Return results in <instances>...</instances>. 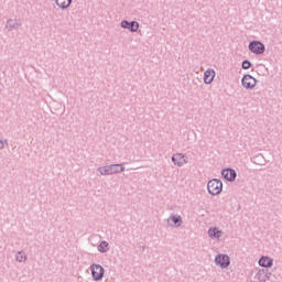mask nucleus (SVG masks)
I'll return each mask as SVG.
<instances>
[{"instance_id": "nucleus-3", "label": "nucleus", "mask_w": 282, "mask_h": 282, "mask_svg": "<svg viewBox=\"0 0 282 282\" xmlns=\"http://www.w3.org/2000/svg\"><path fill=\"white\" fill-rule=\"evenodd\" d=\"M249 51H251L252 54L260 55L265 52V45L261 41H252L249 43Z\"/></svg>"}, {"instance_id": "nucleus-4", "label": "nucleus", "mask_w": 282, "mask_h": 282, "mask_svg": "<svg viewBox=\"0 0 282 282\" xmlns=\"http://www.w3.org/2000/svg\"><path fill=\"white\" fill-rule=\"evenodd\" d=\"M241 85L245 87V89H254V87H257V78L250 74H247L242 77Z\"/></svg>"}, {"instance_id": "nucleus-9", "label": "nucleus", "mask_w": 282, "mask_h": 282, "mask_svg": "<svg viewBox=\"0 0 282 282\" xmlns=\"http://www.w3.org/2000/svg\"><path fill=\"white\" fill-rule=\"evenodd\" d=\"M207 235L209 239H217L219 241V239L224 237V231L219 230L217 227H210L207 231Z\"/></svg>"}, {"instance_id": "nucleus-15", "label": "nucleus", "mask_w": 282, "mask_h": 282, "mask_svg": "<svg viewBox=\"0 0 282 282\" xmlns=\"http://www.w3.org/2000/svg\"><path fill=\"white\" fill-rule=\"evenodd\" d=\"M15 261H18V263H25V261H28V256L25 254V251H18L15 253Z\"/></svg>"}, {"instance_id": "nucleus-21", "label": "nucleus", "mask_w": 282, "mask_h": 282, "mask_svg": "<svg viewBox=\"0 0 282 282\" xmlns=\"http://www.w3.org/2000/svg\"><path fill=\"white\" fill-rule=\"evenodd\" d=\"M131 22L127 21V20H123L121 21L120 25L123 30H129V26H130Z\"/></svg>"}, {"instance_id": "nucleus-10", "label": "nucleus", "mask_w": 282, "mask_h": 282, "mask_svg": "<svg viewBox=\"0 0 282 282\" xmlns=\"http://www.w3.org/2000/svg\"><path fill=\"white\" fill-rule=\"evenodd\" d=\"M213 80H215V69L208 68L204 73V83H205V85H210V83H213Z\"/></svg>"}, {"instance_id": "nucleus-17", "label": "nucleus", "mask_w": 282, "mask_h": 282, "mask_svg": "<svg viewBox=\"0 0 282 282\" xmlns=\"http://www.w3.org/2000/svg\"><path fill=\"white\" fill-rule=\"evenodd\" d=\"M97 171L100 173V175H111L110 165L100 166L97 169Z\"/></svg>"}, {"instance_id": "nucleus-1", "label": "nucleus", "mask_w": 282, "mask_h": 282, "mask_svg": "<svg viewBox=\"0 0 282 282\" xmlns=\"http://www.w3.org/2000/svg\"><path fill=\"white\" fill-rule=\"evenodd\" d=\"M207 191L209 195H219L224 191V183L219 178H213L207 183Z\"/></svg>"}, {"instance_id": "nucleus-11", "label": "nucleus", "mask_w": 282, "mask_h": 282, "mask_svg": "<svg viewBox=\"0 0 282 282\" xmlns=\"http://www.w3.org/2000/svg\"><path fill=\"white\" fill-rule=\"evenodd\" d=\"M124 171V164L117 163V164H110V175H118V173H123Z\"/></svg>"}, {"instance_id": "nucleus-5", "label": "nucleus", "mask_w": 282, "mask_h": 282, "mask_svg": "<svg viewBox=\"0 0 282 282\" xmlns=\"http://www.w3.org/2000/svg\"><path fill=\"white\" fill-rule=\"evenodd\" d=\"M216 265H219V268L226 269L228 265H230V257L228 254H217L215 258Z\"/></svg>"}, {"instance_id": "nucleus-19", "label": "nucleus", "mask_w": 282, "mask_h": 282, "mask_svg": "<svg viewBox=\"0 0 282 282\" xmlns=\"http://www.w3.org/2000/svg\"><path fill=\"white\" fill-rule=\"evenodd\" d=\"M129 32H138L140 30V23L138 21L130 22Z\"/></svg>"}, {"instance_id": "nucleus-2", "label": "nucleus", "mask_w": 282, "mask_h": 282, "mask_svg": "<svg viewBox=\"0 0 282 282\" xmlns=\"http://www.w3.org/2000/svg\"><path fill=\"white\" fill-rule=\"evenodd\" d=\"M91 272L93 281H102L105 278V268L100 264L93 263L89 267Z\"/></svg>"}, {"instance_id": "nucleus-6", "label": "nucleus", "mask_w": 282, "mask_h": 282, "mask_svg": "<svg viewBox=\"0 0 282 282\" xmlns=\"http://www.w3.org/2000/svg\"><path fill=\"white\" fill-rule=\"evenodd\" d=\"M172 162L173 164H175V166H184V164H188V158H186L184 154L182 153H176L174 155H172Z\"/></svg>"}, {"instance_id": "nucleus-18", "label": "nucleus", "mask_w": 282, "mask_h": 282, "mask_svg": "<svg viewBox=\"0 0 282 282\" xmlns=\"http://www.w3.org/2000/svg\"><path fill=\"white\" fill-rule=\"evenodd\" d=\"M108 248H109V242L104 240L98 245L97 250L98 252L105 253L107 252V250H109Z\"/></svg>"}, {"instance_id": "nucleus-20", "label": "nucleus", "mask_w": 282, "mask_h": 282, "mask_svg": "<svg viewBox=\"0 0 282 282\" xmlns=\"http://www.w3.org/2000/svg\"><path fill=\"white\" fill-rule=\"evenodd\" d=\"M250 67H252V64L250 63V61L245 59L242 62V69H250Z\"/></svg>"}, {"instance_id": "nucleus-13", "label": "nucleus", "mask_w": 282, "mask_h": 282, "mask_svg": "<svg viewBox=\"0 0 282 282\" xmlns=\"http://www.w3.org/2000/svg\"><path fill=\"white\" fill-rule=\"evenodd\" d=\"M55 3L61 10H67L72 6V0H55Z\"/></svg>"}, {"instance_id": "nucleus-7", "label": "nucleus", "mask_w": 282, "mask_h": 282, "mask_svg": "<svg viewBox=\"0 0 282 282\" xmlns=\"http://www.w3.org/2000/svg\"><path fill=\"white\" fill-rule=\"evenodd\" d=\"M221 175L227 180V182H235V180H237V171L230 167L224 169L221 171Z\"/></svg>"}, {"instance_id": "nucleus-22", "label": "nucleus", "mask_w": 282, "mask_h": 282, "mask_svg": "<svg viewBox=\"0 0 282 282\" xmlns=\"http://www.w3.org/2000/svg\"><path fill=\"white\" fill-rule=\"evenodd\" d=\"M6 147H8V140H0V151H3V149H6Z\"/></svg>"}, {"instance_id": "nucleus-16", "label": "nucleus", "mask_w": 282, "mask_h": 282, "mask_svg": "<svg viewBox=\"0 0 282 282\" xmlns=\"http://www.w3.org/2000/svg\"><path fill=\"white\" fill-rule=\"evenodd\" d=\"M254 280L257 282H267L268 281V274L263 271H259L256 276Z\"/></svg>"}, {"instance_id": "nucleus-12", "label": "nucleus", "mask_w": 282, "mask_h": 282, "mask_svg": "<svg viewBox=\"0 0 282 282\" xmlns=\"http://www.w3.org/2000/svg\"><path fill=\"white\" fill-rule=\"evenodd\" d=\"M167 221H172L175 228H180V226H182V216L171 214L170 217L167 218Z\"/></svg>"}, {"instance_id": "nucleus-14", "label": "nucleus", "mask_w": 282, "mask_h": 282, "mask_svg": "<svg viewBox=\"0 0 282 282\" xmlns=\"http://www.w3.org/2000/svg\"><path fill=\"white\" fill-rule=\"evenodd\" d=\"M259 265H261V268H272V259L269 257H261L259 260Z\"/></svg>"}, {"instance_id": "nucleus-8", "label": "nucleus", "mask_w": 282, "mask_h": 282, "mask_svg": "<svg viewBox=\"0 0 282 282\" xmlns=\"http://www.w3.org/2000/svg\"><path fill=\"white\" fill-rule=\"evenodd\" d=\"M22 23L19 19H9L6 23V29L8 32H12V30H19L21 28Z\"/></svg>"}]
</instances>
